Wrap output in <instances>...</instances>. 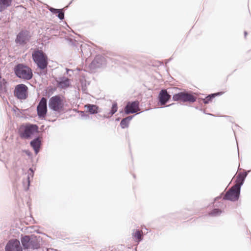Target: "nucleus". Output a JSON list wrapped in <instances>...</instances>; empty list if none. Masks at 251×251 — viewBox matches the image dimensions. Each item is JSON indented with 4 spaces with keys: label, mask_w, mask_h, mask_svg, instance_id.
Masks as SVG:
<instances>
[{
    "label": "nucleus",
    "mask_w": 251,
    "mask_h": 251,
    "mask_svg": "<svg viewBox=\"0 0 251 251\" xmlns=\"http://www.w3.org/2000/svg\"><path fill=\"white\" fill-rule=\"evenodd\" d=\"M66 100L63 96L56 95L52 97L49 100V106L52 110L61 112L64 110Z\"/></svg>",
    "instance_id": "obj_3"
},
{
    "label": "nucleus",
    "mask_w": 251,
    "mask_h": 251,
    "mask_svg": "<svg viewBox=\"0 0 251 251\" xmlns=\"http://www.w3.org/2000/svg\"><path fill=\"white\" fill-rule=\"evenodd\" d=\"M15 73L19 78H32L33 74L31 69L27 66L19 64L15 66Z\"/></svg>",
    "instance_id": "obj_4"
},
{
    "label": "nucleus",
    "mask_w": 251,
    "mask_h": 251,
    "mask_svg": "<svg viewBox=\"0 0 251 251\" xmlns=\"http://www.w3.org/2000/svg\"><path fill=\"white\" fill-rule=\"evenodd\" d=\"M62 72H64L63 76L60 77L58 78H68V77H71L74 74V70L69 69L67 68H62Z\"/></svg>",
    "instance_id": "obj_19"
},
{
    "label": "nucleus",
    "mask_w": 251,
    "mask_h": 251,
    "mask_svg": "<svg viewBox=\"0 0 251 251\" xmlns=\"http://www.w3.org/2000/svg\"><path fill=\"white\" fill-rule=\"evenodd\" d=\"M140 110L139 102L138 101L128 102L125 107L126 114L136 113Z\"/></svg>",
    "instance_id": "obj_13"
},
{
    "label": "nucleus",
    "mask_w": 251,
    "mask_h": 251,
    "mask_svg": "<svg viewBox=\"0 0 251 251\" xmlns=\"http://www.w3.org/2000/svg\"><path fill=\"white\" fill-rule=\"evenodd\" d=\"M105 64L106 61L104 57L101 55H97L89 65V68L91 70H95L103 67Z\"/></svg>",
    "instance_id": "obj_10"
},
{
    "label": "nucleus",
    "mask_w": 251,
    "mask_h": 251,
    "mask_svg": "<svg viewBox=\"0 0 251 251\" xmlns=\"http://www.w3.org/2000/svg\"><path fill=\"white\" fill-rule=\"evenodd\" d=\"M222 213V211L217 208L214 209L210 212L208 213V215L210 216H217L220 215Z\"/></svg>",
    "instance_id": "obj_25"
},
{
    "label": "nucleus",
    "mask_w": 251,
    "mask_h": 251,
    "mask_svg": "<svg viewBox=\"0 0 251 251\" xmlns=\"http://www.w3.org/2000/svg\"><path fill=\"white\" fill-rule=\"evenodd\" d=\"M57 14H58L56 16L60 20H63L64 19V13L62 9H60V11Z\"/></svg>",
    "instance_id": "obj_26"
},
{
    "label": "nucleus",
    "mask_w": 251,
    "mask_h": 251,
    "mask_svg": "<svg viewBox=\"0 0 251 251\" xmlns=\"http://www.w3.org/2000/svg\"><path fill=\"white\" fill-rule=\"evenodd\" d=\"M27 87L24 84L18 85L14 90V95L20 100L25 99L27 96Z\"/></svg>",
    "instance_id": "obj_9"
},
{
    "label": "nucleus",
    "mask_w": 251,
    "mask_h": 251,
    "mask_svg": "<svg viewBox=\"0 0 251 251\" xmlns=\"http://www.w3.org/2000/svg\"><path fill=\"white\" fill-rule=\"evenodd\" d=\"M87 112L91 114H96L98 112L99 107L96 105L87 104L84 106Z\"/></svg>",
    "instance_id": "obj_16"
},
{
    "label": "nucleus",
    "mask_w": 251,
    "mask_h": 251,
    "mask_svg": "<svg viewBox=\"0 0 251 251\" xmlns=\"http://www.w3.org/2000/svg\"><path fill=\"white\" fill-rule=\"evenodd\" d=\"M30 37L28 30H22L17 35L15 42L18 46H24L29 41Z\"/></svg>",
    "instance_id": "obj_7"
},
{
    "label": "nucleus",
    "mask_w": 251,
    "mask_h": 251,
    "mask_svg": "<svg viewBox=\"0 0 251 251\" xmlns=\"http://www.w3.org/2000/svg\"><path fill=\"white\" fill-rule=\"evenodd\" d=\"M37 114L39 117L44 118L47 112V100L42 98L37 106Z\"/></svg>",
    "instance_id": "obj_11"
},
{
    "label": "nucleus",
    "mask_w": 251,
    "mask_h": 251,
    "mask_svg": "<svg viewBox=\"0 0 251 251\" xmlns=\"http://www.w3.org/2000/svg\"><path fill=\"white\" fill-rule=\"evenodd\" d=\"M49 10L51 13H52L53 14H57V12H58L59 11H60V9H56V8H53V7H50L49 8Z\"/></svg>",
    "instance_id": "obj_27"
},
{
    "label": "nucleus",
    "mask_w": 251,
    "mask_h": 251,
    "mask_svg": "<svg viewBox=\"0 0 251 251\" xmlns=\"http://www.w3.org/2000/svg\"><path fill=\"white\" fill-rule=\"evenodd\" d=\"M240 189L237 185L233 186L226 193L224 199L231 201L238 200L240 195Z\"/></svg>",
    "instance_id": "obj_8"
},
{
    "label": "nucleus",
    "mask_w": 251,
    "mask_h": 251,
    "mask_svg": "<svg viewBox=\"0 0 251 251\" xmlns=\"http://www.w3.org/2000/svg\"><path fill=\"white\" fill-rule=\"evenodd\" d=\"M223 93V92H221L210 95L203 100V102L204 103H208L212 98H215L217 96L221 95Z\"/></svg>",
    "instance_id": "obj_22"
},
{
    "label": "nucleus",
    "mask_w": 251,
    "mask_h": 251,
    "mask_svg": "<svg viewBox=\"0 0 251 251\" xmlns=\"http://www.w3.org/2000/svg\"><path fill=\"white\" fill-rule=\"evenodd\" d=\"M132 116H128L122 119L120 123L121 126L122 128H125L128 126L129 123L132 119Z\"/></svg>",
    "instance_id": "obj_20"
},
{
    "label": "nucleus",
    "mask_w": 251,
    "mask_h": 251,
    "mask_svg": "<svg viewBox=\"0 0 251 251\" xmlns=\"http://www.w3.org/2000/svg\"><path fill=\"white\" fill-rule=\"evenodd\" d=\"M69 79H65L63 81H60L58 83V87L61 88H66L68 87L69 85Z\"/></svg>",
    "instance_id": "obj_24"
},
{
    "label": "nucleus",
    "mask_w": 251,
    "mask_h": 251,
    "mask_svg": "<svg viewBox=\"0 0 251 251\" xmlns=\"http://www.w3.org/2000/svg\"><path fill=\"white\" fill-rule=\"evenodd\" d=\"M143 232L142 230H135L132 233V237L134 240L139 243L142 239Z\"/></svg>",
    "instance_id": "obj_17"
},
{
    "label": "nucleus",
    "mask_w": 251,
    "mask_h": 251,
    "mask_svg": "<svg viewBox=\"0 0 251 251\" xmlns=\"http://www.w3.org/2000/svg\"><path fill=\"white\" fill-rule=\"evenodd\" d=\"M170 60H171V59H168V61H169Z\"/></svg>",
    "instance_id": "obj_29"
},
{
    "label": "nucleus",
    "mask_w": 251,
    "mask_h": 251,
    "mask_svg": "<svg viewBox=\"0 0 251 251\" xmlns=\"http://www.w3.org/2000/svg\"><path fill=\"white\" fill-rule=\"evenodd\" d=\"M13 0H0V12L4 11L12 5Z\"/></svg>",
    "instance_id": "obj_15"
},
{
    "label": "nucleus",
    "mask_w": 251,
    "mask_h": 251,
    "mask_svg": "<svg viewBox=\"0 0 251 251\" xmlns=\"http://www.w3.org/2000/svg\"><path fill=\"white\" fill-rule=\"evenodd\" d=\"M246 176L244 174H239L237 176L236 183L234 185H237L240 189L241 185H242Z\"/></svg>",
    "instance_id": "obj_21"
},
{
    "label": "nucleus",
    "mask_w": 251,
    "mask_h": 251,
    "mask_svg": "<svg viewBox=\"0 0 251 251\" xmlns=\"http://www.w3.org/2000/svg\"><path fill=\"white\" fill-rule=\"evenodd\" d=\"M173 99L175 101L194 102L196 101L197 98L192 94L184 91L174 95Z\"/></svg>",
    "instance_id": "obj_6"
},
{
    "label": "nucleus",
    "mask_w": 251,
    "mask_h": 251,
    "mask_svg": "<svg viewBox=\"0 0 251 251\" xmlns=\"http://www.w3.org/2000/svg\"><path fill=\"white\" fill-rule=\"evenodd\" d=\"M5 251H22L20 241L17 239L10 240L5 247Z\"/></svg>",
    "instance_id": "obj_12"
},
{
    "label": "nucleus",
    "mask_w": 251,
    "mask_h": 251,
    "mask_svg": "<svg viewBox=\"0 0 251 251\" xmlns=\"http://www.w3.org/2000/svg\"><path fill=\"white\" fill-rule=\"evenodd\" d=\"M117 109L118 106L117 103H113L110 112L109 113H108L107 115L105 116V117L109 118L111 117L117 111Z\"/></svg>",
    "instance_id": "obj_23"
},
{
    "label": "nucleus",
    "mask_w": 251,
    "mask_h": 251,
    "mask_svg": "<svg viewBox=\"0 0 251 251\" xmlns=\"http://www.w3.org/2000/svg\"><path fill=\"white\" fill-rule=\"evenodd\" d=\"M247 34H248V33H247V31H245V32H244V35H245V37H246V36L247 35Z\"/></svg>",
    "instance_id": "obj_28"
},
{
    "label": "nucleus",
    "mask_w": 251,
    "mask_h": 251,
    "mask_svg": "<svg viewBox=\"0 0 251 251\" xmlns=\"http://www.w3.org/2000/svg\"><path fill=\"white\" fill-rule=\"evenodd\" d=\"M32 58L38 67L41 70L40 75H46L47 72L45 69L47 68L48 64V57L46 53L42 50H37L33 52Z\"/></svg>",
    "instance_id": "obj_1"
},
{
    "label": "nucleus",
    "mask_w": 251,
    "mask_h": 251,
    "mask_svg": "<svg viewBox=\"0 0 251 251\" xmlns=\"http://www.w3.org/2000/svg\"><path fill=\"white\" fill-rule=\"evenodd\" d=\"M170 60H171V59H168V61H169Z\"/></svg>",
    "instance_id": "obj_30"
},
{
    "label": "nucleus",
    "mask_w": 251,
    "mask_h": 251,
    "mask_svg": "<svg viewBox=\"0 0 251 251\" xmlns=\"http://www.w3.org/2000/svg\"><path fill=\"white\" fill-rule=\"evenodd\" d=\"M22 244L25 249H35L39 248V244L35 237L25 235L21 238Z\"/></svg>",
    "instance_id": "obj_5"
},
{
    "label": "nucleus",
    "mask_w": 251,
    "mask_h": 251,
    "mask_svg": "<svg viewBox=\"0 0 251 251\" xmlns=\"http://www.w3.org/2000/svg\"><path fill=\"white\" fill-rule=\"evenodd\" d=\"M171 98V96L168 94L166 90H162L159 93L158 99L161 105H165Z\"/></svg>",
    "instance_id": "obj_14"
},
{
    "label": "nucleus",
    "mask_w": 251,
    "mask_h": 251,
    "mask_svg": "<svg viewBox=\"0 0 251 251\" xmlns=\"http://www.w3.org/2000/svg\"><path fill=\"white\" fill-rule=\"evenodd\" d=\"M39 127L36 125L25 124L20 126L18 133L20 137L23 139H30L38 133Z\"/></svg>",
    "instance_id": "obj_2"
},
{
    "label": "nucleus",
    "mask_w": 251,
    "mask_h": 251,
    "mask_svg": "<svg viewBox=\"0 0 251 251\" xmlns=\"http://www.w3.org/2000/svg\"><path fill=\"white\" fill-rule=\"evenodd\" d=\"M170 60H171V59H168V61H169Z\"/></svg>",
    "instance_id": "obj_31"
},
{
    "label": "nucleus",
    "mask_w": 251,
    "mask_h": 251,
    "mask_svg": "<svg viewBox=\"0 0 251 251\" xmlns=\"http://www.w3.org/2000/svg\"><path fill=\"white\" fill-rule=\"evenodd\" d=\"M41 144V141L39 138H37L30 142V145L34 149L36 153L39 151Z\"/></svg>",
    "instance_id": "obj_18"
}]
</instances>
